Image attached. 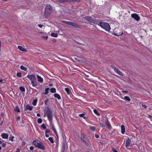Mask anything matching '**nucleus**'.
<instances>
[{
  "label": "nucleus",
  "mask_w": 152,
  "mask_h": 152,
  "mask_svg": "<svg viewBox=\"0 0 152 152\" xmlns=\"http://www.w3.org/2000/svg\"><path fill=\"white\" fill-rule=\"evenodd\" d=\"M41 127L43 129H46V126L45 125V124H42V125H41Z\"/></svg>",
  "instance_id": "obj_36"
},
{
  "label": "nucleus",
  "mask_w": 152,
  "mask_h": 152,
  "mask_svg": "<svg viewBox=\"0 0 152 152\" xmlns=\"http://www.w3.org/2000/svg\"><path fill=\"white\" fill-rule=\"evenodd\" d=\"M22 143H23V145H25V142H23Z\"/></svg>",
  "instance_id": "obj_61"
},
{
  "label": "nucleus",
  "mask_w": 152,
  "mask_h": 152,
  "mask_svg": "<svg viewBox=\"0 0 152 152\" xmlns=\"http://www.w3.org/2000/svg\"><path fill=\"white\" fill-rule=\"evenodd\" d=\"M76 43L77 44H80V45H85L84 44H83V43H80L79 42H77Z\"/></svg>",
  "instance_id": "obj_51"
},
{
  "label": "nucleus",
  "mask_w": 152,
  "mask_h": 152,
  "mask_svg": "<svg viewBox=\"0 0 152 152\" xmlns=\"http://www.w3.org/2000/svg\"><path fill=\"white\" fill-rule=\"evenodd\" d=\"M121 132L122 134H124L125 132V128L124 126L123 125H122L121 126Z\"/></svg>",
  "instance_id": "obj_17"
},
{
  "label": "nucleus",
  "mask_w": 152,
  "mask_h": 152,
  "mask_svg": "<svg viewBox=\"0 0 152 152\" xmlns=\"http://www.w3.org/2000/svg\"><path fill=\"white\" fill-rule=\"evenodd\" d=\"M34 149V148L33 147V146H31L30 147V149L31 150H33V149Z\"/></svg>",
  "instance_id": "obj_48"
},
{
  "label": "nucleus",
  "mask_w": 152,
  "mask_h": 152,
  "mask_svg": "<svg viewBox=\"0 0 152 152\" xmlns=\"http://www.w3.org/2000/svg\"><path fill=\"white\" fill-rule=\"evenodd\" d=\"M100 125L102 127H104L105 126V125L103 123L100 122Z\"/></svg>",
  "instance_id": "obj_42"
},
{
  "label": "nucleus",
  "mask_w": 152,
  "mask_h": 152,
  "mask_svg": "<svg viewBox=\"0 0 152 152\" xmlns=\"http://www.w3.org/2000/svg\"><path fill=\"white\" fill-rule=\"evenodd\" d=\"M37 100H35L32 103V104L33 105L35 106L36 105V102H37Z\"/></svg>",
  "instance_id": "obj_39"
},
{
  "label": "nucleus",
  "mask_w": 152,
  "mask_h": 152,
  "mask_svg": "<svg viewBox=\"0 0 152 152\" xmlns=\"http://www.w3.org/2000/svg\"><path fill=\"white\" fill-rule=\"evenodd\" d=\"M85 18L87 21L91 23H93L94 20L91 17L88 16H86L85 17Z\"/></svg>",
  "instance_id": "obj_9"
},
{
  "label": "nucleus",
  "mask_w": 152,
  "mask_h": 152,
  "mask_svg": "<svg viewBox=\"0 0 152 152\" xmlns=\"http://www.w3.org/2000/svg\"><path fill=\"white\" fill-rule=\"evenodd\" d=\"M31 81L35 80L36 79V77L34 75H28L27 77Z\"/></svg>",
  "instance_id": "obj_7"
},
{
  "label": "nucleus",
  "mask_w": 152,
  "mask_h": 152,
  "mask_svg": "<svg viewBox=\"0 0 152 152\" xmlns=\"http://www.w3.org/2000/svg\"><path fill=\"white\" fill-rule=\"evenodd\" d=\"M112 151L113 152H118L117 151H116L115 149L114 148H113L112 149Z\"/></svg>",
  "instance_id": "obj_44"
},
{
  "label": "nucleus",
  "mask_w": 152,
  "mask_h": 152,
  "mask_svg": "<svg viewBox=\"0 0 152 152\" xmlns=\"http://www.w3.org/2000/svg\"><path fill=\"white\" fill-rule=\"evenodd\" d=\"M43 37L46 40H47L48 38V36H44Z\"/></svg>",
  "instance_id": "obj_54"
},
{
  "label": "nucleus",
  "mask_w": 152,
  "mask_h": 152,
  "mask_svg": "<svg viewBox=\"0 0 152 152\" xmlns=\"http://www.w3.org/2000/svg\"><path fill=\"white\" fill-rule=\"evenodd\" d=\"M37 116L38 117H40V115L39 113H37Z\"/></svg>",
  "instance_id": "obj_57"
},
{
  "label": "nucleus",
  "mask_w": 152,
  "mask_h": 152,
  "mask_svg": "<svg viewBox=\"0 0 152 152\" xmlns=\"http://www.w3.org/2000/svg\"><path fill=\"white\" fill-rule=\"evenodd\" d=\"M100 26L107 31H109L110 29L109 24L105 22H102Z\"/></svg>",
  "instance_id": "obj_4"
},
{
  "label": "nucleus",
  "mask_w": 152,
  "mask_h": 152,
  "mask_svg": "<svg viewBox=\"0 0 152 152\" xmlns=\"http://www.w3.org/2000/svg\"><path fill=\"white\" fill-rule=\"evenodd\" d=\"M124 99L126 101H130L131 99L128 96H125L124 97Z\"/></svg>",
  "instance_id": "obj_27"
},
{
  "label": "nucleus",
  "mask_w": 152,
  "mask_h": 152,
  "mask_svg": "<svg viewBox=\"0 0 152 152\" xmlns=\"http://www.w3.org/2000/svg\"><path fill=\"white\" fill-rule=\"evenodd\" d=\"M81 140L82 142L87 140L86 138L82 134H81Z\"/></svg>",
  "instance_id": "obj_19"
},
{
  "label": "nucleus",
  "mask_w": 152,
  "mask_h": 152,
  "mask_svg": "<svg viewBox=\"0 0 152 152\" xmlns=\"http://www.w3.org/2000/svg\"><path fill=\"white\" fill-rule=\"evenodd\" d=\"M20 117L19 116L17 118V121H19L20 120Z\"/></svg>",
  "instance_id": "obj_52"
},
{
  "label": "nucleus",
  "mask_w": 152,
  "mask_h": 152,
  "mask_svg": "<svg viewBox=\"0 0 152 152\" xmlns=\"http://www.w3.org/2000/svg\"><path fill=\"white\" fill-rule=\"evenodd\" d=\"M130 140L129 138H127L126 139V148H128L130 146Z\"/></svg>",
  "instance_id": "obj_10"
},
{
  "label": "nucleus",
  "mask_w": 152,
  "mask_h": 152,
  "mask_svg": "<svg viewBox=\"0 0 152 152\" xmlns=\"http://www.w3.org/2000/svg\"><path fill=\"white\" fill-rule=\"evenodd\" d=\"M51 125V127H52V129L53 131H54V133L55 134H56V135L57 137H58V134H57V132L56 131V129H55V128H54V125L53 124H52V123L51 124H50Z\"/></svg>",
  "instance_id": "obj_11"
},
{
  "label": "nucleus",
  "mask_w": 152,
  "mask_h": 152,
  "mask_svg": "<svg viewBox=\"0 0 152 152\" xmlns=\"http://www.w3.org/2000/svg\"><path fill=\"white\" fill-rule=\"evenodd\" d=\"M34 80L31 81V84H32V86L36 87L37 86V83L36 82H35Z\"/></svg>",
  "instance_id": "obj_22"
},
{
  "label": "nucleus",
  "mask_w": 152,
  "mask_h": 152,
  "mask_svg": "<svg viewBox=\"0 0 152 152\" xmlns=\"http://www.w3.org/2000/svg\"><path fill=\"white\" fill-rule=\"evenodd\" d=\"M37 79H38V81L41 83H42L43 82V79L39 75H37Z\"/></svg>",
  "instance_id": "obj_14"
},
{
  "label": "nucleus",
  "mask_w": 152,
  "mask_h": 152,
  "mask_svg": "<svg viewBox=\"0 0 152 152\" xmlns=\"http://www.w3.org/2000/svg\"><path fill=\"white\" fill-rule=\"evenodd\" d=\"M62 22L63 23H65V24H66L70 25H71V26L72 25V22H69V21H65V20H62Z\"/></svg>",
  "instance_id": "obj_18"
},
{
  "label": "nucleus",
  "mask_w": 152,
  "mask_h": 152,
  "mask_svg": "<svg viewBox=\"0 0 152 152\" xmlns=\"http://www.w3.org/2000/svg\"><path fill=\"white\" fill-rule=\"evenodd\" d=\"M148 117L151 118V117H152L151 116V115H148Z\"/></svg>",
  "instance_id": "obj_64"
},
{
  "label": "nucleus",
  "mask_w": 152,
  "mask_h": 152,
  "mask_svg": "<svg viewBox=\"0 0 152 152\" xmlns=\"http://www.w3.org/2000/svg\"><path fill=\"white\" fill-rule=\"evenodd\" d=\"M45 136H46V137H49V136L48 134H47L46 133H45Z\"/></svg>",
  "instance_id": "obj_56"
},
{
  "label": "nucleus",
  "mask_w": 152,
  "mask_h": 152,
  "mask_svg": "<svg viewBox=\"0 0 152 152\" xmlns=\"http://www.w3.org/2000/svg\"><path fill=\"white\" fill-rule=\"evenodd\" d=\"M48 139L51 143H54L53 138L52 137H49Z\"/></svg>",
  "instance_id": "obj_33"
},
{
  "label": "nucleus",
  "mask_w": 152,
  "mask_h": 152,
  "mask_svg": "<svg viewBox=\"0 0 152 152\" xmlns=\"http://www.w3.org/2000/svg\"><path fill=\"white\" fill-rule=\"evenodd\" d=\"M38 26H39L40 28H42L43 26H44V25H41V24H39L38 25Z\"/></svg>",
  "instance_id": "obj_46"
},
{
  "label": "nucleus",
  "mask_w": 152,
  "mask_h": 152,
  "mask_svg": "<svg viewBox=\"0 0 152 152\" xmlns=\"http://www.w3.org/2000/svg\"><path fill=\"white\" fill-rule=\"evenodd\" d=\"M102 22H101L100 20L94 19L93 20V23L94 24H97L99 26H100Z\"/></svg>",
  "instance_id": "obj_8"
},
{
  "label": "nucleus",
  "mask_w": 152,
  "mask_h": 152,
  "mask_svg": "<svg viewBox=\"0 0 152 152\" xmlns=\"http://www.w3.org/2000/svg\"><path fill=\"white\" fill-rule=\"evenodd\" d=\"M54 96L55 98H57L58 99H61L60 96L58 94H54Z\"/></svg>",
  "instance_id": "obj_21"
},
{
  "label": "nucleus",
  "mask_w": 152,
  "mask_h": 152,
  "mask_svg": "<svg viewBox=\"0 0 152 152\" xmlns=\"http://www.w3.org/2000/svg\"><path fill=\"white\" fill-rule=\"evenodd\" d=\"M22 91H25V88L24 87H20L19 88Z\"/></svg>",
  "instance_id": "obj_35"
},
{
  "label": "nucleus",
  "mask_w": 152,
  "mask_h": 152,
  "mask_svg": "<svg viewBox=\"0 0 152 152\" xmlns=\"http://www.w3.org/2000/svg\"><path fill=\"white\" fill-rule=\"evenodd\" d=\"M95 136L96 137V138H98L99 137V136L98 135H96V134L95 135Z\"/></svg>",
  "instance_id": "obj_53"
},
{
  "label": "nucleus",
  "mask_w": 152,
  "mask_h": 152,
  "mask_svg": "<svg viewBox=\"0 0 152 152\" xmlns=\"http://www.w3.org/2000/svg\"><path fill=\"white\" fill-rule=\"evenodd\" d=\"M6 144L5 143H3L2 145V146L3 147H4L6 146Z\"/></svg>",
  "instance_id": "obj_47"
},
{
  "label": "nucleus",
  "mask_w": 152,
  "mask_h": 152,
  "mask_svg": "<svg viewBox=\"0 0 152 152\" xmlns=\"http://www.w3.org/2000/svg\"><path fill=\"white\" fill-rule=\"evenodd\" d=\"M50 91L52 93L56 92V89L55 88H52L50 89Z\"/></svg>",
  "instance_id": "obj_28"
},
{
  "label": "nucleus",
  "mask_w": 152,
  "mask_h": 152,
  "mask_svg": "<svg viewBox=\"0 0 152 152\" xmlns=\"http://www.w3.org/2000/svg\"><path fill=\"white\" fill-rule=\"evenodd\" d=\"M72 26L76 28H78L79 27V25L77 24L74 22H72Z\"/></svg>",
  "instance_id": "obj_24"
},
{
  "label": "nucleus",
  "mask_w": 152,
  "mask_h": 152,
  "mask_svg": "<svg viewBox=\"0 0 152 152\" xmlns=\"http://www.w3.org/2000/svg\"><path fill=\"white\" fill-rule=\"evenodd\" d=\"M51 36L52 37H58V34L57 33H52L51 34Z\"/></svg>",
  "instance_id": "obj_25"
},
{
  "label": "nucleus",
  "mask_w": 152,
  "mask_h": 152,
  "mask_svg": "<svg viewBox=\"0 0 152 152\" xmlns=\"http://www.w3.org/2000/svg\"><path fill=\"white\" fill-rule=\"evenodd\" d=\"M18 48L20 50L22 51L25 52H26L27 51V50L26 49L23 48L21 46H18Z\"/></svg>",
  "instance_id": "obj_13"
},
{
  "label": "nucleus",
  "mask_w": 152,
  "mask_h": 152,
  "mask_svg": "<svg viewBox=\"0 0 152 152\" xmlns=\"http://www.w3.org/2000/svg\"><path fill=\"white\" fill-rule=\"evenodd\" d=\"M142 106L143 107L145 108H147V106L145 104H142Z\"/></svg>",
  "instance_id": "obj_43"
},
{
  "label": "nucleus",
  "mask_w": 152,
  "mask_h": 152,
  "mask_svg": "<svg viewBox=\"0 0 152 152\" xmlns=\"http://www.w3.org/2000/svg\"><path fill=\"white\" fill-rule=\"evenodd\" d=\"M65 91H66L67 92V94H70V92L69 90V89L68 88H66L65 89Z\"/></svg>",
  "instance_id": "obj_31"
},
{
  "label": "nucleus",
  "mask_w": 152,
  "mask_h": 152,
  "mask_svg": "<svg viewBox=\"0 0 152 152\" xmlns=\"http://www.w3.org/2000/svg\"><path fill=\"white\" fill-rule=\"evenodd\" d=\"M48 101V100L47 99L45 101V104H47V102Z\"/></svg>",
  "instance_id": "obj_58"
},
{
  "label": "nucleus",
  "mask_w": 152,
  "mask_h": 152,
  "mask_svg": "<svg viewBox=\"0 0 152 152\" xmlns=\"http://www.w3.org/2000/svg\"><path fill=\"white\" fill-rule=\"evenodd\" d=\"M105 124L107 126V128L110 129H111L112 128V126L109 123V121L107 120L105 122Z\"/></svg>",
  "instance_id": "obj_12"
},
{
  "label": "nucleus",
  "mask_w": 152,
  "mask_h": 152,
  "mask_svg": "<svg viewBox=\"0 0 152 152\" xmlns=\"http://www.w3.org/2000/svg\"><path fill=\"white\" fill-rule=\"evenodd\" d=\"M14 138V137L13 136H10L9 137V140L12 141Z\"/></svg>",
  "instance_id": "obj_41"
},
{
  "label": "nucleus",
  "mask_w": 152,
  "mask_h": 152,
  "mask_svg": "<svg viewBox=\"0 0 152 152\" xmlns=\"http://www.w3.org/2000/svg\"><path fill=\"white\" fill-rule=\"evenodd\" d=\"M122 92L123 93H128V91H122Z\"/></svg>",
  "instance_id": "obj_49"
},
{
  "label": "nucleus",
  "mask_w": 152,
  "mask_h": 152,
  "mask_svg": "<svg viewBox=\"0 0 152 152\" xmlns=\"http://www.w3.org/2000/svg\"><path fill=\"white\" fill-rule=\"evenodd\" d=\"M33 144L36 147L43 151L45 149L43 143L39 141L38 140L34 141L33 142Z\"/></svg>",
  "instance_id": "obj_2"
},
{
  "label": "nucleus",
  "mask_w": 152,
  "mask_h": 152,
  "mask_svg": "<svg viewBox=\"0 0 152 152\" xmlns=\"http://www.w3.org/2000/svg\"><path fill=\"white\" fill-rule=\"evenodd\" d=\"M78 0H67V2H77Z\"/></svg>",
  "instance_id": "obj_38"
},
{
  "label": "nucleus",
  "mask_w": 152,
  "mask_h": 152,
  "mask_svg": "<svg viewBox=\"0 0 152 152\" xmlns=\"http://www.w3.org/2000/svg\"><path fill=\"white\" fill-rule=\"evenodd\" d=\"M53 85V84H52V83H51V84H50L49 85V86H52Z\"/></svg>",
  "instance_id": "obj_60"
},
{
  "label": "nucleus",
  "mask_w": 152,
  "mask_h": 152,
  "mask_svg": "<svg viewBox=\"0 0 152 152\" xmlns=\"http://www.w3.org/2000/svg\"><path fill=\"white\" fill-rule=\"evenodd\" d=\"M17 76L18 77H22L21 73L20 72L17 73Z\"/></svg>",
  "instance_id": "obj_34"
},
{
  "label": "nucleus",
  "mask_w": 152,
  "mask_h": 152,
  "mask_svg": "<svg viewBox=\"0 0 152 152\" xmlns=\"http://www.w3.org/2000/svg\"><path fill=\"white\" fill-rule=\"evenodd\" d=\"M111 67L114 69V71L117 73L121 76H123L124 75L118 69L116 68L114 66H111Z\"/></svg>",
  "instance_id": "obj_5"
},
{
  "label": "nucleus",
  "mask_w": 152,
  "mask_h": 152,
  "mask_svg": "<svg viewBox=\"0 0 152 152\" xmlns=\"http://www.w3.org/2000/svg\"><path fill=\"white\" fill-rule=\"evenodd\" d=\"M32 106H30L28 105H26V109L25 110V111L26 110H32Z\"/></svg>",
  "instance_id": "obj_16"
},
{
  "label": "nucleus",
  "mask_w": 152,
  "mask_h": 152,
  "mask_svg": "<svg viewBox=\"0 0 152 152\" xmlns=\"http://www.w3.org/2000/svg\"><path fill=\"white\" fill-rule=\"evenodd\" d=\"M53 8L50 4H48L46 6L44 12L45 16L48 17L53 12Z\"/></svg>",
  "instance_id": "obj_1"
},
{
  "label": "nucleus",
  "mask_w": 152,
  "mask_h": 152,
  "mask_svg": "<svg viewBox=\"0 0 152 152\" xmlns=\"http://www.w3.org/2000/svg\"><path fill=\"white\" fill-rule=\"evenodd\" d=\"M83 142H84L86 145L88 147H89L90 146V144L89 141H87V140H85L83 141Z\"/></svg>",
  "instance_id": "obj_20"
},
{
  "label": "nucleus",
  "mask_w": 152,
  "mask_h": 152,
  "mask_svg": "<svg viewBox=\"0 0 152 152\" xmlns=\"http://www.w3.org/2000/svg\"><path fill=\"white\" fill-rule=\"evenodd\" d=\"M1 136L3 138L6 139L8 138V136L7 134L3 133L1 134Z\"/></svg>",
  "instance_id": "obj_15"
},
{
  "label": "nucleus",
  "mask_w": 152,
  "mask_h": 152,
  "mask_svg": "<svg viewBox=\"0 0 152 152\" xmlns=\"http://www.w3.org/2000/svg\"><path fill=\"white\" fill-rule=\"evenodd\" d=\"M132 18H134L135 20L137 21H138L140 20V17L136 13L132 14L131 15Z\"/></svg>",
  "instance_id": "obj_6"
},
{
  "label": "nucleus",
  "mask_w": 152,
  "mask_h": 152,
  "mask_svg": "<svg viewBox=\"0 0 152 152\" xmlns=\"http://www.w3.org/2000/svg\"><path fill=\"white\" fill-rule=\"evenodd\" d=\"M42 122V120L41 118H39L37 120V122L39 124H41Z\"/></svg>",
  "instance_id": "obj_32"
},
{
  "label": "nucleus",
  "mask_w": 152,
  "mask_h": 152,
  "mask_svg": "<svg viewBox=\"0 0 152 152\" xmlns=\"http://www.w3.org/2000/svg\"><path fill=\"white\" fill-rule=\"evenodd\" d=\"M84 115V113H82V114H80L79 115V116L80 117H83Z\"/></svg>",
  "instance_id": "obj_45"
},
{
  "label": "nucleus",
  "mask_w": 152,
  "mask_h": 152,
  "mask_svg": "<svg viewBox=\"0 0 152 152\" xmlns=\"http://www.w3.org/2000/svg\"><path fill=\"white\" fill-rule=\"evenodd\" d=\"M50 130H47L45 131V133L47 134V133H49L50 132Z\"/></svg>",
  "instance_id": "obj_50"
},
{
  "label": "nucleus",
  "mask_w": 152,
  "mask_h": 152,
  "mask_svg": "<svg viewBox=\"0 0 152 152\" xmlns=\"http://www.w3.org/2000/svg\"><path fill=\"white\" fill-rule=\"evenodd\" d=\"M20 69H21L22 70H24L25 71H26L27 70V68L25 67H24V66H20Z\"/></svg>",
  "instance_id": "obj_30"
},
{
  "label": "nucleus",
  "mask_w": 152,
  "mask_h": 152,
  "mask_svg": "<svg viewBox=\"0 0 152 152\" xmlns=\"http://www.w3.org/2000/svg\"><path fill=\"white\" fill-rule=\"evenodd\" d=\"M114 35H115V36H119V35H117L116 33H114Z\"/></svg>",
  "instance_id": "obj_62"
},
{
  "label": "nucleus",
  "mask_w": 152,
  "mask_h": 152,
  "mask_svg": "<svg viewBox=\"0 0 152 152\" xmlns=\"http://www.w3.org/2000/svg\"><path fill=\"white\" fill-rule=\"evenodd\" d=\"M50 89V88H47L45 89V92L43 93V94H47L48 93V91H49Z\"/></svg>",
  "instance_id": "obj_26"
},
{
  "label": "nucleus",
  "mask_w": 152,
  "mask_h": 152,
  "mask_svg": "<svg viewBox=\"0 0 152 152\" xmlns=\"http://www.w3.org/2000/svg\"><path fill=\"white\" fill-rule=\"evenodd\" d=\"M94 112L95 114H96L97 115H100V114L98 113V112H97V111L96 110L94 109Z\"/></svg>",
  "instance_id": "obj_37"
},
{
  "label": "nucleus",
  "mask_w": 152,
  "mask_h": 152,
  "mask_svg": "<svg viewBox=\"0 0 152 152\" xmlns=\"http://www.w3.org/2000/svg\"><path fill=\"white\" fill-rule=\"evenodd\" d=\"M18 112H20V110L19 109V107L18 106L16 107V109H15Z\"/></svg>",
  "instance_id": "obj_40"
},
{
  "label": "nucleus",
  "mask_w": 152,
  "mask_h": 152,
  "mask_svg": "<svg viewBox=\"0 0 152 152\" xmlns=\"http://www.w3.org/2000/svg\"><path fill=\"white\" fill-rule=\"evenodd\" d=\"M46 113L47 114L48 119L50 124L52 123L53 114L52 111L49 107H47L45 109Z\"/></svg>",
  "instance_id": "obj_3"
},
{
  "label": "nucleus",
  "mask_w": 152,
  "mask_h": 152,
  "mask_svg": "<svg viewBox=\"0 0 152 152\" xmlns=\"http://www.w3.org/2000/svg\"><path fill=\"white\" fill-rule=\"evenodd\" d=\"M90 129L92 131L94 132L96 130V128L94 126H90Z\"/></svg>",
  "instance_id": "obj_29"
},
{
  "label": "nucleus",
  "mask_w": 152,
  "mask_h": 152,
  "mask_svg": "<svg viewBox=\"0 0 152 152\" xmlns=\"http://www.w3.org/2000/svg\"><path fill=\"white\" fill-rule=\"evenodd\" d=\"M62 147H63V148H64V147H65V145H64V143H63V144Z\"/></svg>",
  "instance_id": "obj_59"
},
{
  "label": "nucleus",
  "mask_w": 152,
  "mask_h": 152,
  "mask_svg": "<svg viewBox=\"0 0 152 152\" xmlns=\"http://www.w3.org/2000/svg\"><path fill=\"white\" fill-rule=\"evenodd\" d=\"M2 82V80H0V83H1Z\"/></svg>",
  "instance_id": "obj_63"
},
{
  "label": "nucleus",
  "mask_w": 152,
  "mask_h": 152,
  "mask_svg": "<svg viewBox=\"0 0 152 152\" xmlns=\"http://www.w3.org/2000/svg\"><path fill=\"white\" fill-rule=\"evenodd\" d=\"M75 59L76 61H80V60H78V58H75Z\"/></svg>",
  "instance_id": "obj_55"
},
{
  "label": "nucleus",
  "mask_w": 152,
  "mask_h": 152,
  "mask_svg": "<svg viewBox=\"0 0 152 152\" xmlns=\"http://www.w3.org/2000/svg\"><path fill=\"white\" fill-rule=\"evenodd\" d=\"M56 1L59 2L60 3H62L63 2H67V0H56Z\"/></svg>",
  "instance_id": "obj_23"
}]
</instances>
